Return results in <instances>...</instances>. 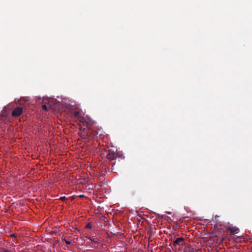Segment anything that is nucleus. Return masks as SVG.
I'll use <instances>...</instances> for the list:
<instances>
[{"mask_svg":"<svg viewBox=\"0 0 252 252\" xmlns=\"http://www.w3.org/2000/svg\"><path fill=\"white\" fill-rule=\"evenodd\" d=\"M118 157V153L112 149H109L106 156L107 159L109 160V164L113 167L115 165V161Z\"/></svg>","mask_w":252,"mask_h":252,"instance_id":"obj_1","label":"nucleus"},{"mask_svg":"<svg viewBox=\"0 0 252 252\" xmlns=\"http://www.w3.org/2000/svg\"><path fill=\"white\" fill-rule=\"evenodd\" d=\"M23 112V108L22 107H15L12 112V116L14 117H18L21 115Z\"/></svg>","mask_w":252,"mask_h":252,"instance_id":"obj_2","label":"nucleus"},{"mask_svg":"<svg viewBox=\"0 0 252 252\" xmlns=\"http://www.w3.org/2000/svg\"><path fill=\"white\" fill-rule=\"evenodd\" d=\"M88 128H84L80 130L79 135L83 139L88 138Z\"/></svg>","mask_w":252,"mask_h":252,"instance_id":"obj_3","label":"nucleus"},{"mask_svg":"<svg viewBox=\"0 0 252 252\" xmlns=\"http://www.w3.org/2000/svg\"><path fill=\"white\" fill-rule=\"evenodd\" d=\"M184 239L182 237L177 238L173 243L174 246H182L184 245Z\"/></svg>","mask_w":252,"mask_h":252,"instance_id":"obj_4","label":"nucleus"},{"mask_svg":"<svg viewBox=\"0 0 252 252\" xmlns=\"http://www.w3.org/2000/svg\"><path fill=\"white\" fill-rule=\"evenodd\" d=\"M228 230L232 234L237 233L239 231V229L236 227H231L228 228Z\"/></svg>","mask_w":252,"mask_h":252,"instance_id":"obj_5","label":"nucleus"},{"mask_svg":"<svg viewBox=\"0 0 252 252\" xmlns=\"http://www.w3.org/2000/svg\"><path fill=\"white\" fill-rule=\"evenodd\" d=\"M87 133H88V138H89L90 137H93L96 134L95 133L91 132L90 130V128H88Z\"/></svg>","mask_w":252,"mask_h":252,"instance_id":"obj_6","label":"nucleus"},{"mask_svg":"<svg viewBox=\"0 0 252 252\" xmlns=\"http://www.w3.org/2000/svg\"><path fill=\"white\" fill-rule=\"evenodd\" d=\"M45 103H47L49 105L50 107H51L52 106V104H51V101L50 100H48V99H45L44 98L43 99Z\"/></svg>","mask_w":252,"mask_h":252,"instance_id":"obj_7","label":"nucleus"},{"mask_svg":"<svg viewBox=\"0 0 252 252\" xmlns=\"http://www.w3.org/2000/svg\"><path fill=\"white\" fill-rule=\"evenodd\" d=\"M86 228L88 229H91L92 228V224L91 223L89 222L86 225Z\"/></svg>","mask_w":252,"mask_h":252,"instance_id":"obj_8","label":"nucleus"},{"mask_svg":"<svg viewBox=\"0 0 252 252\" xmlns=\"http://www.w3.org/2000/svg\"><path fill=\"white\" fill-rule=\"evenodd\" d=\"M83 123H85V124L87 125V126H88L92 123L90 120H86L85 122L83 121Z\"/></svg>","mask_w":252,"mask_h":252,"instance_id":"obj_9","label":"nucleus"},{"mask_svg":"<svg viewBox=\"0 0 252 252\" xmlns=\"http://www.w3.org/2000/svg\"><path fill=\"white\" fill-rule=\"evenodd\" d=\"M74 116L75 117L77 118V117H79V115H80V113L78 111H76L74 112Z\"/></svg>","mask_w":252,"mask_h":252,"instance_id":"obj_10","label":"nucleus"},{"mask_svg":"<svg viewBox=\"0 0 252 252\" xmlns=\"http://www.w3.org/2000/svg\"><path fill=\"white\" fill-rule=\"evenodd\" d=\"M188 252H196L195 250H194V249L192 248H189V250H188Z\"/></svg>","mask_w":252,"mask_h":252,"instance_id":"obj_11","label":"nucleus"},{"mask_svg":"<svg viewBox=\"0 0 252 252\" xmlns=\"http://www.w3.org/2000/svg\"><path fill=\"white\" fill-rule=\"evenodd\" d=\"M42 108L45 111L48 110V106L45 104L42 105Z\"/></svg>","mask_w":252,"mask_h":252,"instance_id":"obj_12","label":"nucleus"},{"mask_svg":"<svg viewBox=\"0 0 252 252\" xmlns=\"http://www.w3.org/2000/svg\"><path fill=\"white\" fill-rule=\"evenodd\" d=\"M0 252H10L9 250L5 249H2Z\"/></svg>","mask_w":252,"mask_h":252,"instance_id":"obj_13","label":"nucleus"},{"mask_svg":"<svg viewBox=\"0 0 252 252\" xmlns=\"http://www.w3.org/2000/svg\"><path fill=\"white\" fill-rule=\"evenodd\" d=\"M60 199L64 201H65L66 200V198L65 196H62L60 198Z\"/></svg>","mask_w":252,"mask_h":252,"instance_id":"obj_14","label":"nucleus"},{"mask_svg":"<svg viewBox=\"0 0 252 252\" xmlns=\"http://www.w3.org/2000/svg\"><path fill=\"white\" fill-rule=\"evenodd\" d=\"M63 240L65 241V243L67 245H70L71 244V242L70 241H67L65 239H64Z\"/></svg>","mask_w":252,"mask_h":252,"instance_id":"obj_15","label":"nucleus"},{"mask_svg":"<svg viewBox=\"0 0 252 252\" xmlns=\"http://www.w3.org/2000/svg\"><path fill=\"white\" fill-rule=\"evenodd\" d=\"M10 237L16 238L17 237V236L14 234H11L10 235Z\"/></svg>","mask_w":252,"mask_h":252,"instance_id":"obj_16","label":"nucleus"},{"mask_svg":"<svg viewBox=\"0 0 252 252\" xmlns=\"http://www.w3.org/2000/svg\"><path fill=\"white\" fill-rule=\"evenodd\" d=\"M219 217H220V216H218V215H216V216H215V219H217V218H219Z\"/></svg>","mask_w":252,"mask_h":252,"instance_id":"obj_17","label":"nucleus"},{"mask_svg":"<svg viewBox=\"0 0 252 252\" xmlns=\"http://www.w3.org/2000/svg\"><path fill=\"white\" fill-rule=\"evenodd\" d=\"M89 239H90V240H91L92 241H94V242H95V240H94V239H93L90 238Z\"/></svg>","mask_w":252,"mask_h":252,"instance_id":"obj_18","label":"nucleus"},{"mask_svg":"<svg viewBox=\"0 0 252 252\" xmlns=\"http://www.w3.org/2000/svg\"><path fill=\"white\" fill-rule=\"evenodd\" d=\"M224 240V238H222L220 240V242H222L223 241V240Z\"/></svg>","mask_w":252,"mask_h":252,"instance_id":"obj_19","label":"nucleus"},{"mask_svg":"<svg viewBox=\"0 0 252 252\" xmlns=\"http://www.w3.org/2000/svg\"><path fill=\"white\" fill-rule=\"evenodd\" d=\"M83 196H84V195H80V197H83Z\"/></svg>","mask_w":252,"mask_h":252,"instance_id":"obj_20","label":"nucleus"}]
</instances>
